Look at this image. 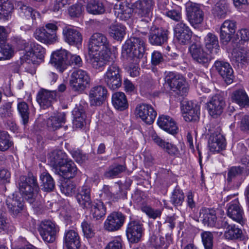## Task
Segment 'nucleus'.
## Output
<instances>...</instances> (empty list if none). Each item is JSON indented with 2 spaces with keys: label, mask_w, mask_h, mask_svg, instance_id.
Wrapping results in <instances>:
<instances>
[{
  "label": "nucleus",
  "mask_w": 249,
  "mask_h": 249,
  "mask_svg": "<svg viewBox=\"0 0 249 249\" xmlns=\"http://www.w3.org/2000/svg\"><path fill=\"white\" fill-rule=\"evenodd\" d=\"M145 33L134 35L127 40L123 46L122 54L130 58L142 57L145 50Z\"/></svg>",
  "instance_id": "1"
},
{
  "label": "nucleus",
  "mask_w": 249,
  "mask_h": 249,
  "mask_svg": "<svg viewBox=\"0 0 249 249\" xmlns=\"http://www.w3.org/2000/svg\"><path fill=\"white\" fill-rule=\"evenodd\" d=\"M18 185L25 199L30 204H33L39 190L36 178L33 176H21L19 178Z\"/></svg>",
  "instance_id": "2"
},
{
  "label": "nucleus",
  "mask_w": 249,
  "mask_h": 249,
  "mask_svg": "<svg viewBox=\"0 0 249 249\" xmlns=\"http://www.w3.org/2000/svg\"><path fill=\"white\" fill-rule=\"evenodd\" d=\"M115 61L116 58L111 54V53L89 51L88 61L94 70L101 71L106 65L110 66Z\"/></svg>",
  "instance_id": "3"
},
{
  "label": "nucleus",
  "mask_w": 249,
  "mask_h": 249,
  "mask_svg": "<svg viewBox=\"0 0 249 249\" xmlns=\"http://www.w3.org/2000/svg\"><path fill=\"white\" fill-rule=\"evenodd\" d=\"M25 53L24 58L27 63L30 64V68H25L27 71L32 74L35 73L36 67L34 62L36 59L41 60L44 57L45 53L44 49L40 45L31 43L30 46H25L24 48Z\"/></svg>",
  "instance_id": "4"
},
{
  "label": "nucleus",
  "mask_w": 249,
  "mask_h": 249,
  "mask_svg": "<svg viewBox=\"0 0 249 249\" xmlns=\"http://www.w3.org/2000/svg\"><path fill=\"white\" fill-rule=\"evenodd\" d=\"M57 26L53 23L46 24L44 27L37 28L34 36L39 41L46 44H52L57 41Z\"/></svg>",
  "instance_id": "5"
},
{
  "label": "nucleus",
  "mask_w": 249,
  "mask_h": 249,
  "mask_svg": "<svg viewBox=\"0 0 249 249\" xmlns=\"http://www.w3.org/2000/svg\"><path fill=\"white\" fill-rule=\"evenodd\" d=\"M90 78L89 73L82 69L74 70L71 73L69 84L71 89L75 91L84 90L90 84Z\"/></svg>",
  "instance_id": "6"
},
{
  "label": "nucleus",
  "mask_w": 249,
  "mask_h": 249,
  "mask_svg": "<svg viewBox=\"0 0 249 249\" xmlns=\"http://www.w3.org/2000/svg\"><path fill=\"white\" fill-rule=\"evenodd\" d=\"M165 81L171 90L178 91L181 96L185 95L188 91L184 77L178 73L172 71L167 72L165 77Z\"/></svg>",
  "instance_id": "7"
},
{
  "label": "nucleus",
  "mask_w": 249,
  "mask_h": 249,
  "mask_svg": "<svg viewBox=\"0 0 249 249\" xmlns=\"http://www.w3.org/2000/svg\"><path fill=\"white\" fill-rule=\"evenodd\" d=\"M104 79L107 87L112 90L117 89L121 87L122 85L121 70L115 62L109 66L104 74Z\"/></svg>",
  "instance_id": "8"
},
{
  "label": "nucleus",
  "mask_w": 249,
  "mask_h": 249,
  "mask_svg": "<svg viewBox=\"0 0 249 249\" xmlns=\"http://www.w3.org/2000/svg\"><path fill=\"white\" fill-rule=\"evenodd\" d=\"M110 45L107 37L103 34L96 33L89 39V50L91 52H107L111 53Z\"/></svg>",
  "instance_id": "9"
},
{
  "label": "nucleus",
  "mask_w": 249,
  "mask_h": 249,
  "mask_svg": "<svg viewBox=\"0 0 249 249\" xmlns=\"http://www.w3.org/2000/svg\"><path fill=\"white\" fill-rule=\"evenodd\" d=\"M38 231L42 239L48 243H53L56 238L58 228L55 223L50 220L42 221Z\"/></svg>",
  "instance_id": "10"
},
{
  "label": "nucleus",
  "mask_w": 249,
  "mask_h": 249,
  "mask_svg": "<svg viewBox=\"0 0 249 249\" xmlns=\"http://www.w3.org/2000/svg\"><path fill=\"white\" fill-rule=\"evenodd\" d=\"M187 17L190 24L195 28L203 20V13L199 5L196 3L188 2L186 5Z\"/></svg>",
  "instance_id": "11"
},
{
  "label": "nucleus",
  "mask_w": 249,
  "mask_h": 249,
  "mask_svg": "<svg viewBox=\"0 0 249 249\" xmlns=\"http://www.w3.org/2000/svg\"><path fill=\"white\" fill-rule=\"evenodd\" d=\"M136 115L147 124H152L156 116L157 112L152 106L146 104L137 105L135 109Z\"/></svg>",
  "instance_id": "12"
},
{
  "label": "nucleus",
  "mask_w": 249,
  "mask_h": 249,
  "mask_svg": "<svg viewBox=\"0 0 249 249\" xmlns=\"http://www.w3.org/2000/svg\"><path fill=\"white\" fill-rule=\"evenodd\" d=\"M69 58V52L60 49L52 54L50 62L59 72H63L67 68Z\"/></svg>",
  "instance_id": "13"
},
{
  "label": "nucleus",
  "mask_w": 249,
  "mask_h": 249,
  "mask_svg": "<svg viewBox=\"0 0 249 249\" xmlns=\"http://www.w3.org/2000/svg\"><path fill=\"white\" fill-rule=\"evenodd\" d=\"M125 217L120 212H113L107 217L104 223V228L108 231L119 230L123 225Z\"/></svg>",
  "instance_id": "14"
},
{
  "label": "nucleus",
  "mask_w": 249,
  "mask_h": 249,
  "mask_svg": "<svg viewBox=\"0 0 249 249\" xmlns=\"http://www.w3.org/2000/svg\"><path fill=\"white\" fill-rule=\"evenodd\" d=\"M225 107L224 98L219 94L213 96L207 103L208 112L214 118H217L222 114Z\"/></svg>",
  "instance_id": "15"
},
{
  "label": "nucleus",
  "mask_w": 249,
  "mask_h": 249,
  "mask_svg": "<svg viewBox=\"0 0 249 249\" xmlns=\"http://www.w3.org/2000/svg\"><path fill=\"white\" fill-rule=\"evenodd\" d=\"M174 34L178 43L186 45L190 43L192 36V32L183 22L177 23L174 28Z\"/></svg>",
  "instance_id": "16"
},
{
  "label": "nucleus",
  "mask_w": 249,
  "mask_h": 249,
  "mask_svg": "<svg viewBox=\"0 0 249 249\" xmlns=\"http://www.w3.org/2000/svg\"><path fill=\"white\" fill-rule=\"evenodd\" d=\"M236 22L233 20H226L220 27V39L223 44H227L235 33Z\"/></svg>",
  "instance_id": "17"
},
{
  "label": "nucleus",
  "mask_w": 249,
  "mask_h": 249,
  "mask_svg": "<svg viewBox=\"0 0 249 249\" xmlns=\"http://www.w3.org/2000/svg\"><path fill=\"white\" fill-rule=\"evenodd\" d=\"M155 6L154 0H138L133 4L136 12L140 17L149 18Z\"/></svg>",
  "instance_id": "18"
},
{
  "label": "nucleus",
  "mask_w": 249,
  "mask_h": 249,
  "mask_svg": "<svg viewBox=\"0 0 249 249\" xmlns=\"http://www.w3.org/2000/svg\"><path fill=\"white\" fill-rule=\"evenodd\" d=\"M208 144L211 151L219 152L226 148V139L223 135L217 130L211 134Z\"/></svg>",
  "instance_id": "19"
},
{
  "label": "nucleus",
  "mask_w": 249,
  "mask_h": 249,
  "mask_svg": "<svg viewBox=\"0 0 249 249\" xmlns=\"http://www.w3.org/2000/svg\"><path fill=\"white\" fill-rule=\"evenodd\" d=\"M126 232L129 242H138L140 240L143 232L142 225L139 221H132L128 224Z\"/></svg>",
  "instance_id": "20"
},
{
  "label": "nucleus",
  "mask_w": 249,
  "mask_h": 249,
  "mask_svg": "<svg viewBox=\"0 0 249 249\" xmlns=\"http://www.w3.org/2000/svg\"><path fill=\"white\" fill-rule=\"evenodd\" d=\"M107 96V90L105 87L97 86L93 87L89 91V98L91 106H98L103 104Z\"/></svg>",
  "instance_id": "21"
},
{
  "label": "nucleus",
  "mask_w": 249,
  "mask_h": 249,
  "mask_svg": "<svg viewBox=\"0 0 249 249\" xmlns=\"http://www.w3.org/2000/svg\"><path fill=\"white\" fill-rule=\"evenodd\" d=\"M214 66L216 71L223 78L227 84H230L233 81V71L229 63L223 61H216Z\"/></svg>",
  "instance_id": "22"
},
{
  "label": "nucleus",
  "mask_w": 249,
  "mask_h": 249,
  "mask_svg": "<svg viewBox=\"0 0 249 249\" xmlns=\"http://www.w3.org/2000/svg\"><path fill=\"white\" fill-rule=\"evenodd\" d=\"M77 172V168L74 163L72 160L68 159L54 172L55 174L68 179L74 177Z\"/></svg>",
  "instance_id": "23"
},
{
  "label": "nucleus",
  "mask_w": 249,
  "mask_h": 249,
  "mask_svg": "<svg viewBox=\"0 0 249 249\" xmlns=\"http://www.w3.org/2000/svg\"><path fill=\"white\" fill-rule=\"evenodd\" d=\"M182 110L183 118L186 122L196 121L198 120L199 107L192 101L185 102Z\"/></svg>",
  "instance_id": "24"
},
{
  "label": "nucleus",
  "mask_w": 249,
  "mask_h": 249,
  "mask_svg": "<svg viewBox=\"0 0 249 249\" xmlns=\"http://www.w3.org/2000/svg\"><path fill=\"white\" fill-rule=\"evenodd\" d=\"M167 39V31L156 27L151 28L149 35V41L152 45L160 46L166 42Z\"/></svg>",
  "instance_id": "25"
},
{
  "label": "nucleus",
  "mask_w": 249,
  "mask_h": 249,
  "mask_svg": "<svg viewBox=\"0 0 249 249\" xmlns=\"http://www.w3.org/2000/svg\"><path fill=\"white\" fill-rule=\"evenodd\" d=\"M63 35L65 41L70 45L77 46L82 43V36L76 29L66 27L63 29Z\"/></svg>",
  "instance_id": "26"
},
{
  "label": "nucleus",
  "mask_w": 249,
  "mask_h": 249,
  "mask_svg": "<svg viewBox=\"0 0 249 249\" xmlns=\"http://www.w3.org/2000/svg\"><path fill=\"white\" fill-rule=\"evenodd\" d=\"M90 187L84 185L78 189L75 197L79 204L83 208L88 209L91 207L92 200L90 197Z\"/></svg>",
  "instance_id": "27"
},
{
  "label": "nucleus",
  "mask_w": 249,
  "mask_h": 249,
  "mask_svg": "<svg viewBox=\"0 0 249 249\" xmlns=\"http://www.w3.org/2000/svg\"><path fill=\"white\" fill-rule=\"evenodd\" d=\"M227 213L233 220L240 224L243 223L244 212L237 199H234L229 204Z\"/></svg>",
  "instance_id": "28"
},
{
  "label": "nucleus",
  "mask_w": 249,
  "mask_h": 249,
  "mask_svg": "<svg viewBox=\"0 0 249 249\" xmlns=\"http://www.w3.org/2000/svg\"><path fill=\"white\" fill-rule=\"evenodd\" d=\"M189 51L193 58L200 64H207L211 59V56L203 51L202 47L196 43L192 44Z\"/></svg>",
  "instance_id": "29"
},
{
  "label": "nucleus",
  "mask_w": 249,
  "mask_h": 249,
  "mask_svg": "<svg viewBox=\"0 0 249 249\" xmlns=\"http://www.w3.org/2000/svg\"><path fill=\"white\" fill-rule=\"evenodd\" d=\"M55 97V91L42 89L37 93L36 101L42 108L45 109L51 106Z\"/></svg>",
  "instance_id": "30"
},
{
  "label": "nucleus",
  "mask_w": 249,
  "mask_h": 249,
  "mask_svg": "<svg viewBox=\"0 0 249 249\" xmlns=\"http://www.w3.org/2000/svg\"><path fill=\"white\" fill-rule=\"evenodd\" d=\"M68 159L66 154L61 150H54L48 155V162L54 172L56 168Z\"/></svg>",
  "instance_id": "31"
},
{
  "label": "nucleus",
  "mask_w": 249,
  "mask_h": 249,
  "mask_svg": "<svg viewBox=\"0 0 249 249\" xmlns=\"http://www.w3.org/2000/svg\"><path fill=\"white\" fill-rule=\"evenodd\" d=\"M157 124L159 127L172 134L177 133L178 127L173 119L167 115H162L159 117Z\"/></svg>",
  "instance_id": "32"
},
{
  "label": "nucleus",
  "mask_w": 249,
  "mask_h": 249,
  "mask_svg": "<svg viewBox=\"0 0 249 249\" xmlns=\"http://www.w3.org/2000/svg\"><path fill=\"white\" fill-rule=\"evenodd\" d=\"M216 214V212L213 209L203 208L200 211L199 217L204 225L214 227L217 223Z\"/></svg>",
  "instance_id": "33"
},
{
  "label": "nucleus",
  "mask_w": 249,
  "mask_h": 249,
  "mask_svg": "<svg viewBox=\"0 0 249 249\" xmlns=\"http://www.w3.org/2000/svg\"><path fill=\"white\" fill-rule=\"evenodd\" d=\"M64 243L67 249H79L80 242L78 233L74 230H69L65 234Z\"/></svg>",
  "instance_id": "34"
},
{
  "label": "nucleus",
  "mask_w": 249,
  "mask_h": 249,
  "mask_svg": "<svg viewBox=\"0 0 249 249\" xmlns=\"http://www.w3.org/2000/svg\"><path fill=\"white\" fill-rule=\"evenodd\" d=\"M229 13V4L225 0L217 2L212 9V14L218 19L225 18Z\"/></svg>",
  "instance_id": "35"
},
{
  "label": "nucleus",
  "mask_w": 249,
  "mask_h": 249,
  "mask_svg": "<svg viewBox=\"0 0 249 249\" xmlns=\"http://www.w3.org/2000/svg\"><path fill=\"white\" fill-rule=\"evenodd\" d=\"M65 114L64 112H58L54 113L48 118L47 121V125L48 128L53 131L61 127L65 123Z\"/></svg>",
  "instance_id": "36"
},
{
  "label": "nucleus",
  "mask_w": 249,
  "mask_h": 249,
  "mask_svg": "<svg viewBox=\"0 0 249 249\" xmlns=\"http://www.w3.org/2000/svg\"><path fill=\"white\" fill-rule=\"evenodd\" d=\"M151 138L155 143L161 148L165 149L169 154L176 155L178 154V150L175 145L162 140L155 133H152Z\"/></svg>",
  "instance_id": "37"
},
{
  "label": "nucleus",
  "mask_w": 249,
  "mask_h": 249,
  "mask_svg": "<svg viewBox=\"0 0 249 249\" xmlns=\"http://www.w3.org/2000/svg\"><path fill=\"white\" fill-rule=\"evenodd\" d=\"M17 8L21 17H25L27 19L31 18L32 19H35L37 17L39 16V13L36 10L22 2L18 3Z\"/></svg>",
  "instance_id": "38"
},
{
  "label": "nucleus",
  "mask_w": 249,
  "mask_h": 249,
  "mask_svg": "<svg viewBox=\"0 0 249 249\" xmlns=\"http://www.w3.org/2000/svg\"><path fill=\"white\" fill-rule=\"evenodd\" d=\"M112 102L114 107L120 110H124L128 107V103L124 93L117 92L112 97Z\"/></svg>",
  "instance_id": "39"
},
{
  "label": "nucleus",
  "mask_w": 249,
  "mask_h": 249,
  "mask_svg": "<svg viewBox=\"0 0 249 249\" xmlns=\"http://www.w3.org/2000/svg\"><path fill=\"white\" fill-rule=\"evenodd\" d=\"M90 209L91 214L96 220H99L103 217L106 213V208L103 202L98 201L91 203Z\"/></svg>",
  "instance_id": "40"
},
{
  "label": "nucleus",
  "mask_w": 249,
  "mask_h": 249,
  "mask_svg": "<svg viewBox=\"0 0 249 249\" xmlns=\"http://www.w3.org/2000/svg\"><path fill=\"white\" fill-rule=\"evenodd\" d=\"M87 12L92 15H101L105 12V7L103 3L96 0L89 1L86 6Z\"/></svg>",
  "instance_id": "41"
},
{
  "label": "nucleus",
  "mask_w": 249,
  "mask_h": 249,
  "mask_svg": "<svg viewBox=\"0 0 249 249\" xmlns=\"http://www.w3.org/2000/svg\"><path fill=\"white\" fill-rule=\"evenodd\" d=\"M231 98L240 107L249 106V98L243 89H238L233 92Z\"/></svg>",
  "instance_id": "42"
},
{
  "label": "nucleus",
  "mask_w": 249,
  "mask_h": 249,
  "mask_svg": "<svg viewBox=\"0 0 249 249\" xmlns=\"http://www.w3.org/2000/svg\"><path fill=\"white\" fill-rule=\"evenodd\" d=\"M206 48L211 53H216L219 47L217 37L214 34L209 33L205 37Z\"/></svg>",
  "instance_id": "43"
},
{
  "label": "nucleus",
  "mask_w": 249,
  "mask_h": 249,
  "mask_svg": "<svg viewBox=\"0 0 249 249\" xmlns=\"http://www.w3.org/2000/svg\"><path fill=\"white\" fill-rule=\"evenodd\" d=\"M6 203L9 210L13 213H18L23 208L22 198L20 197L18 198L14 195L13 197H8L6 199Z\"/></svg>",
  "instance_id": "44"
},
{
  "label": "nucleus",
  "mask_w": 249,
  "mask_h": 249,
  "mask_svg": "<svg viewBox=\"0 0 249 249\" xmlns=\"http://www.w3.org/2000/svg\"><path fill=\"white\" fill-rule=\"evenodd\" d=\"M243 168L240 166H233L230 168L228 172L227 180L229 183L238 182L242 179L241 176Z\"/></svg>",
  "instance_id": "45"
},
{
  "label": "nucleus",
  "mask_w": 249,
  "mask_h": 249,
  "mask_svg": "<svg viewBox=\"0 0 249 249\" xmlns=\"http://www.w3.org/2000/svg\"><path fill=\"white\" fill-rule=\"evenodd\" d=\"M233 57L238 64L246 65L249 62V50L247 48H241L234 53Z\"/></svg>",
  "instance_id": "46"
},
{
  "label": "nucleus",
  "mask_w": 249,
  "mask_h": 249,
  "mask_svg": "<svg viewBox=\"0 0 249 249\" xmlns=\"http://www.w3.org/2000/svg\"><path fill=\"white\" fill-rule=\"evenodd\" d=\"M125 29L122 24H113L110 26L109 34L114 39L121 40L125 35Z\"/></svg>",
  "instance_id": "47"
},
{
  "label": "nucleus",
  "mask_w": 249,
  "mask_h": 249,
  "mask_svg": "<svg viewBox=\"0 0 249 249\" xmlns=\"http://www.w3.org/2000/svg\"><path fill=\"white\" fill-rule=\"evenodd\" d=\"M235 121H237V124L240 129L247 133H249V115L243 113L236 114L234 116Z\"/></svg>",
  "instance_id": "48"
},
{
  "label": "nucleus",
  "mask_w": 249,
  "mask_h": 249,
  "mask_svg": "<svg viewBox=\"0 0 249 249\" xmlns=\"http://www.w3.org/2000/svg\"><path fill=\"white\" fill-rule=\"evenodd\" d=\"M42 189L45 191H52L54 188V181L51 175L47 172L42 173L40 177Z\"/></svg>",
  "instance_id": "49"
},
{
  "label": "nucleus",
  "mask_w": 249,
  "mask_h": 249,
  "mask_svg": "<svg viewBox=\"0 0 249 249\" xmlns=\"http://www.w3.org/2000/svg\"><path fill=\"white\" fill-rule=\"evenodd\" d=\"M126 169L124 165L113 164L110 166L105 173V176L108 178H114L119 176Z\"/></svg>",
  "instance_id": "50"
},
{
  "label": "nucleus",
  "mask_w": 249,
  "mask_h": 249,
  "mask_svg": "<svg viewBox=\"0 0 249 249\" xmlns=\"http://www.w3.org/2000/svg\"><path fill=\"white\" fill-rule=\"evenodd\" d=\"M8 133L5 131L0 130V151H6L13 145Z\"/></svg>",
  "instance_id": "51"
},
{
  "label": "nucleus",
  "mask_w": 249,
  "mask_h": 249,
  "mask_svg": "<svg viewBox=\"0 0 249 249\" xmlns=\"http://www.w3.org/2000/svg\"><path fill=\"white\" fill-rule=\"evenodd\" d=\"M13 9L9 0H0V18L5 19Z\"/></svg>",
  "instance_id": "52"
},
{
  "label": "nucleus",
  "mask_w": 249,
  "mask_h": 249,
  "mask_svg": "<svg viewBox=\"0 0 249 249\" xmlns=\"http://www.w3.org/2000/svg\"><path fill=\"white\" fill-rule=\"evenodd\" d=\"M184 200V195L183 191L176 187L172 193L171 197V202L175 207L180 206Z\"/></svg>",
  "instance_id": "53"
},
{
  "label": "nucleus",
  "mask_w": 249,
  "mask_h": 249,
  "mask_svg": "<svg viewBox=\"0 0 249 249\" xmlns=\"http://www.w3.org/2000/svg\"><path fill=\"white\" fill-rule=\"evenodd\" d=\"M242 234V230L234 225H231L229 229L226 230L224 236L229 240L237 239L241 238Z\"/></svg>",
  "instance_id": "54"
},
{
  "label": "nucleus",
  "mask_w": 249,
  "mask_h": 249,
  "mask_svg": "<svg viewBox=\"0 0 249 249\" xmlns=\"http://www.w3.org/2000/svg\"><path fill=\"white\" fill-rule=\"evenodd\" d=\"M11 46L6 44L4 40L0 42V60L10 59L13 54Z\"/></svg>",
  "instance_id": "55"
},
{
  "label": "nucleus",
  "mask_w": 249,
  "mask_h": 249,
  "mask_svg": "<svg viewBox=\"0 0 249 249\" xmlns=\"http://www.w3.org/2000/svg\"><path fill=\"white\" fill-rule=\"evenodd\" d=\"M18 109L23 124L26 125L28 123L29 119L28 105L24 102H20L18 105Z\"/></svg>",
  "instance_id": "56"
},
{
  "label": "nucleus",
  "mask_w": 249,
  "mask_h": 249,
  "mask_svg": "<svg viewBox=\"0 0 249 249\" xmlns=\"http://www.w3.org/2000/svg\"><path fill=\"white\" fill-rule=\"evenodd\" d=\"M201 237L205 249H213V235L210 231H205L201 233Z\"/></svg>",
  "instance_id": "57"
},
{
  "label": "nucleus",
  "mask_w": 249,
  "mask_h": 249,
  "mask_svg": "<svg viewBox=\"0 0 249 249\" xmlns=\"http://www.w3.org/2000/svg\"><path fill=\"white\" fill-rule=\"evenodd\" d=\"M60 189L61 192L66 196H72L75 192L76 186L72 182L69 180L62 184Z\"/></svg>",
  "instance_id": "58"
},
{
  "label": "nucleus",
  "mask_w": 249,
  "mask_h": 249,
  "mask_svg": "<svg viewBox=\"0 0 249 249\" xmlns=\"http://www.w3.org/2000/svg\"><path fill=\"white\" fill-rule=\"evenodd\" d=\"M118 18L122 20H127L130 18L132 10L127 6L120 5V9L117 12Z\"/></svg>",
  "instance_id": "59"
},
{
  "label": "nucleus",
  "mask_w": 249,
  "mask_h": 249,
  "mask_svg": "<svg viewBox=\"0 0 249 249\" xmlns=\"http://www.w3.org/2000/svg\"><path fill=\"white\" fill-rule=\"evenodd\" d=\"M142 210L145 213L146 215L150 218L154 219L160 217L162 211L160 209H154L149 206H144L142 207Z\"/></svg>",
  "instance_id": "60"
},
{
  "label": "nucleus",
  "mask_w": 249,
  "mask_h": 249,
  "mask_svg": "<svg viewBox=\"0 0 249 249\" xmlns=\"http://www.w3.org/2000/svg\"><path fill=\"white\" fill-rule=\"evenodd\" d=\"M83 10V6L78 3L71 6L68 9V12L71 17L77 18L82 15Z\"/></svg>",
  "instance_id": "61"
},
{
  "label": "nucleus",
  "mask_w": 249,
  "mask_h": 249,
  "mask_svg": "<svg viewBox=\"0 0 249 249\" xmlns=\"http://www.w3.org/2000/svg\"><path fill=\"white\" fill-rule=\"evenodd\" d=\"M81 227L84 236L87 238H90L94 235L93 226L87 221H84L81 224Z\"/></svg>",
  "instance_id": "62"
},
{
  "label": "nucleus",
  "mask_w": 249,
  "mask_h": 249,
  "mask_svg": "<svg viewBox=\"0 0 249 249\" xmlns=\"http://www.w3.org/2000/svg\"><path fill=\"white\" fill-rule=\"evenodd\" d=\"M69 4V0H54L51 6L50 10L53 12H58L62 8Z\"/></svg>",
  "instance_id": "63"
},
{
  "label": "nucleus",
  "mask_w": 249,
  "mask_h": 249,
  "mask_svg": "<svg viewBox=\"0 0 249 249\" xmlns=\"http://www.w3.org/2000/svg\"><path fill=\"white\" fill-rule=\"evenodd\" d=\"M164 60L161 53L158 51H154L151 54V63L152 65L156 66L160 64Z\"/></svg>",
  "instance_id": "64"
}]
</instances>
